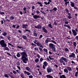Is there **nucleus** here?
Instances as JSON below:
<instances>
[{"label":"nucleus","instance_id":"f257e3e1","mask_svg":"<svg viewBox=\"0 0 78 78\" xmlns=\"http://www.w3.org/2000/svg\"><path fill=\"white\" fill-rule=\"evenodd\" d=\"M21 55H22L21 59L23 60V62L25 64H27V62L28 61V56L27 55L26 52H23L20 53Z\"/></svg>","mask_w":78,"mask_h":78},{"label":"nucleus","instance_id":"f03ea898","mask_svg":"<svg viewBox=\"0 0 78 78\" xmlns=\"http://www.w3.org/2000/svg\"><path fill=\"white\" fill-rule=\"evenodd\" d=\"M25 69L28 72H27L26 71H24V73L25 74H27V75H31L30 73H33V72H32L30 67L27 66L25 68Z\"/></svg>","mask_w":78,"mask_h":78},{"label":"nucleus","instance_id":"7ed1b4c3","mask_svg":"<svg viewBox=\"0 0 78 78\" xmlns=\"http://www.w3.org/2000/svg\"><path fill=\"white\" fill-rule=\"evenodd\" d=\"M0 45L3 48H5L6 47H7V45L5 43V42L4 40H2L0 41Z\"/></svg>","mask_w":78,"mask_h":78},{"label":"nucleus","instance_id":"20e7f679","mask_svg":"<svg viewBox=\"0 0 78 78\" xmlns=\"http://www.w3.org/2000/svg\"><path fill=\"white\" fill-rule=\"evenodd\" d=\"M48 63L46 61H45L43 63V69H45L46 67L48 66Z\"/></svg>","mask_w":78,"mask_h":78},{"label":"nucleus","instance_id":"39448f33","mask_svg":"<svg viewBox=\"0 0 78 78\" xmlns=\"http://www.w3.org/2000/svg\"><path fill=\"white\" fill-rule=\"evenodd\" d=\"M59 61H64L66 62H68V59L64 58V57H61V59L59 60Z\"/></svg>","mask_w":78,"mask_h":78},{"label":"nucleus","instance_id":"423d86ee","mask_svg":"<svg viewBox=\"0 0 78 78\" xmlns=\"http://www.w3.org/2000/svg\"><path fill=\"white\" fill-rule=\"evenodd\" d=\"M47 70L48 73H51L52 72V69L50 67L48 66L47 68Z\"/></svg>","mask_w":78,"mask_h":78},{"label":"nucleus","instance_id":"0eeeda50","mask_svg":"<svg viewBox=\"0 0 78 78\" xmlns=\"http://www.w3.org/2000/svg\"><path fill=\"white\" fill-rule=\"evenodd\" d=\"M69 58H75V54L74 53H72L71 54L69 55Z\"/></svg>","mask_w":78,"mask_h":78},{"label":"nucleus","instance_id":"6e6552de","mask_svg":"<svg viewBox=\"0 0 78 78\" xmlns=\"http://www.w3.org/2000/svg\"><path fill=\"white\" fill-rule=\"evenodd\" d=\"M34 27L35 28H37V29H41L42 28V26H41L40 24L37 25V26H35Z\"/></svg>","mask_w":78,"mask_h":78},{"label":"nucleus","instance_id":"1a4fd4ad","mask_svg":"<svg viewBox=\"0 0 78 78\" xmlns=\"http://www.w3.org/2000/svg\"><path fill=\"white\" fill-rule=\"evenodd\" d=\"M72 31L73 32V36H76L77 34V32H76L75 30H72Z\"/></svg>","mask_w":78,"mask_h":78},{"label":"nucleus","instance_id":"9d476101","mask_svg":"<svg viewBox=\"0 0 78 78\" xmlns=\"http://www.w3.org/2000/svg\"><path fill=\"white\" fill-rule=\"evenodd\" d=\"M37 45L40 47H41V48H43V46L42 45V44H40V42H37V43L36 44Z\"/></svg>","mask_w":78,"mask_h":78},{"label":"nucleus","instance_id":"9b49d317","mask_svg":"<svg viewBox=\"0 0 78 78\" xmlns=\"http://www.w3.org/2000/svg\"><path fill=\"white\" fill-rule=\"evenodd\" d=\"M22 28H24L25 29H27V27H28V25L26 24H22Z\"/></svg>","mask_w":78,"mask_h":78},{"label":"nucleus","instance_id":"f8f14e48","mask_svg":"<svg viewBox=\"0 0 78 78\" xmlns=\"http://www.w3.org/2000/svg\"><path fill=\"white\" fill-rule=\"evenodd\" d=\"M42 30L45 33H47L48 31L47 30L45 29V27H42Z\"/></svg>","mask_w":78,"mask_h":78},{"label":"nucleus","instance_id":"ddd939ff","mask_svg":"<svg viewBox=\"0 0 78 78\" xmlns=\"http://www.w3.org/2000/svg\"><path fill=\"white\" fill-rule=\"evenodd\" d=\"M49 46L50 48H53V47H55V45H54L52 43H50L49 44Z\"/></svg>","mask_w":78,"mask_h":78},{"label":"nucleus","instance_id":"4468645a","mask_svg":"<svg viewBox=\"0 0 78 78\" xmlns=\"http://www.w3.org/2000/svg\"><path fill=\"white\" fill-rule=\"evenodd\" d=\"M64 27H67V28H68L69 30L71 29V27H70V26L69 25L65 24L64 25Z\"/></svg>","mask_w":78,"mask_h":78},{"label":"nucleus","instance_id":"2eb2a0df","mask_svg":"<svg viewBox=\"0 0 78 78\" xmlns=\"http://www.w3.org/2000/svg\"><path fill=\"white\" fill-rule=\"evenodd\" d=\"M34 19H37V18H40V16H39L35 15L33 16Z\"/></svg>","mask_w":78,"mask_h":78},{"label":"nucleus","instance_id":"dca6fc26","mask_svg":"<svg viewBox=\"0 0 78 78\" xmlns=\"http://www.w3.org/2000/svg\"><path fill=\"white\" fill-rule=\"evenodd\" d=\"M70 3H71V5L72 7H74L75 6V4L74 3V2L72 1H70Z\"/></svg>","mask_w":78,"mask_h":78},{"label":"nucleus","instance_id":"f3484780","mask_svg":"<svg viewBox=\"0 0 78 78\" xmlns=\"http://www.w3.org/2000/svg\"><path fill=\"white\" fill-rule=\"evenodd\" d=\"M46 76L47 78H53V76L50 75H46Z\"/></svg>","mask_w":78,"mask_h":78},{"label":"nucleus","instance_id":"a211bd4d","mask_svg":"<svg viewBox=\"0 0 78 78\" xmlns=\"http://www.w3.org/2000/svg\"><path fill=\"white\" fill-rule=\"evenodd\" d=\"M65 51L66 53H69L70 52V51L69 50V49L66 48H65Z\"/></svg>","mask_w":78,"mask_h":78},{"label":"nucleus","instance_id":"6ab92c4d","mask_svg":"<svg viewBox=\"0 0 78 78\" xmlns=\"http://www.w3.org/2000/svg\"><path fill=\"white\" fill-rule=\"evenodd\" d=\"M64 72H65V73H68L69 72V71L68 70V69H67L65 68L64 69Z\"/></svg>","mask_w":78,"mask_h":78},{"label":"nucleus","instance_id":"aec40b11","mask_svg":"<svg viewBox=\"0 0 78 78\" xmlns=\"http://www.w3.org/2000/svg\"><path fill=\"white\" fill-rule=\"evenodd\" d=\"M39 61V58H37L35 59V62H36V63H37Z\"/></svg>","mask_w":78,"mask_h":78},{"label":"nucleus","instance_id":"412c9836","mask_svg":"<svg viewBox=\"0 0 78 78\" xmlns=\"http://www.w3.org/2000/svg\"><path fill=\"white\" fill-rule=\"evenodd\" d=\"M2 35L4 36H6L8 34H7V33L4 32L2 34Z\"/></svg>","mask_w":78,"mask_h":78},{"label":"nucleus","instance_id":"4be33fe9","mask_svg":"<svg viewBox=\"0 0 78 78\" xmlns=\"http://www.w3.org/2000/svg\"><path fill=\"white\" fill-rule=\"evenodd\" d=\"M60 62L61 63H62L63 65H64V66L66 65V63H65V61H64L62 60L61 61H60Z\"/></svg>","mask_w":78,"mask_h":78},{"label":"nucleus","instance_id":"5701e85b","mask_svg":"<svg viewBox=\"0 0 78 78\" xmlns=\"http://www.w3.org/2000/svg\"><path fill=\"white\" fill-rule=\"evenodd\" d=\"M43 50L45 53H48V50L47 49L44 48L43 49Z\"/></svg>","mask_w":78,"mask_h":78},{"label":"nucleus","instance_id":"b1692460","mask_svg":"<svg viewBox=\"0 0 78 78\" xmlns=\"http://www.w3.org/2000/svg\"><path fill=\"white\" fill-rule=\"evenodd\" d=\"M37 3L40 5V6H41V7H42V6H43V5H42V3H41V2H37Z\"/></svg>","mask_w":78,"mask_h":78},{"label":"nucleus","instance_id":"393cba45","mask_svg":"<svg viewBox=\"0 0 78 78\" xmlns=\"http://www.w3.org/2000/svg\"><path fill=\"white\" fill-rule=\"evenodd\" d=\"M60 78H66V76L64 75H60Z\"/></svg>","mask_w":78,"mask_h":78},{"label":"nucleus","instance_id":"a878e982","mask_svg":"<svg viewBox=\"0 0 78 78\" xmlns=\"http://www.w3.org/2000/svg\"><path fill=\"white\" fill-rule=\"evenodd\" d=\"M52 11H54V12H55V11H57V8H56V7L52 9Z\"/></svg>","mask_w":78,"mask_h":78},{"label":"nucleus","instance_id":"bb28decb","mask_svg":"<svg viewBox=\"0 0 78 78\" xmlns=\"http://www.w3.org/2000/svg\"><path fill=\"white\" fill-rule=\"evenodd\" d=\"M52 51H54V52L56 51V48H55V47L52 48Z\"/></svg>","mask_w":78,"mask_h":78},{"label":"nucleus","instance_id":"cd10ccee","mask_svg":"<svg viewBox=\"0 0 78 78\" xmlns=\"http://www.w3.org/2000/svg\"><path fill=\"white\" fill-rule=\"evenodd\" d=\"M44 4H45V5H49L50 3V2L49 1L48 2V3H47V2H44Z\"/></svg>","mask_w":78,"mask_h":78},{"label":"nucleus","instance_id":"c85d7f7f","mask_svg":"<svg viewBox=\"0 0 78 78\" xmlns=\"http://www.w3.org/2000/svg\"><path fill=\"white\" fill-rule=\"evenodd\" d=\"M5 77H6V78H8L9 76V74H5L4 75Z\"/></svg>","mask_w":78,"mask_h":78},{"label":"nucleus","instance_id":"c756f323","mask_svg":"<svg viewBox=\"0 0 78 78\" xmlns=\"http://www.w3.org/2000/svg\"><path fill=\"white\" fill-rule=\"evenodd\" d=\"M67 70L69 71H71L72 70V68L69 67H67Z\"/></svg>","mask_w":78,"mask_h":78},{"label":"nucleus","instance_id":"7c9ffc66","mask_svg":"<svg viewBox=\"0 0 78 78\" xmlns=\"http://www.w3.org/2000/svg\"><path fill=\"white\" fill-rule=\"evenodd\" d=\"M17 57L19 58L20 57V54L19 53V52L17 53V54L16 55Z\"/></svg>","mask_w":78,"mask_h":78},{"label":"nucleus","instance_id":"2f4dec72","mask_svg":"<svg viewBox=\"0 0 78 78\" xmlns=\"http://www.w3.org/2000/svg\"><path fill=\"white\" fill-rule=\"evenodd\" d=\"M48 27H50L51 28H53V27H52V26L51 25V23L49 24L48 25Z\"/></svg>","mask_w":78,"mask_h":78},{"label":"nucleus","instance_id":"473e14b6","mask_svg":"<svg viewBox=\"0 0 78 78\" xmlns=\"http://www.w3.org/2000/svg\"><path fill=\"white\" fill-rule=\"evenodd\" d=\"M78 71L76 72L75 74L74 75L75 76H76V77H78Z\"/></svg>","mask_w":78,"mask_h":78},{"label":"nucleus","instance_id":"72a5a7b5","mask_svg":"<svg viewBox=\"0 0 78 78\" xmlns=\"http://www.w3.org/2000/svg\"><path fill=\"white\" fill-rule=\"evenodd\" d=\"M73 45L75 47H76V43L75 42H73Z\"/></svg>","mask_w":78,"mask_h":78},{"label":"nucleus","instance_id":"f704fd0d","mask_svg":"<svg viewBox=\"0 0 78 78\" xmlns=\"http://www.w3.org/2000/svg\"><path fill=\"white\" fill-rule=\"evenodd\" d=\"M10 20H13L14 19V17L13 16H10Z\"/></svg>","mask_w":78,"mask_h":78},{"label":"nucleus","instance_id":"c9c22d12","mask_svg":"<svg viewBox=\"0 0 78 78\" xmlns=\"http://www.w3.org/2000/svg\"><path fill=\"white\" fill-rule=\"evenodd\" d=\"M38 42V41L37 40H34L33 41V42L35 44H36Z\"/></svg>","mask_w":78,"mask_h":78},{"label":"nucleus","instance_id":"e433bc0d","mask_svg":"<svg viewBox=\"0 0 78 78\" xmlns=\"http://www.w3.org/2000/svg\"><path fill=\"white\" fill-rule=\"evenodd\" d=\"M0 14H1V15H2V16H4L5 12L0 11Z\"/></svg>","mask_w":78,"mask_h":78},{"label":"nucleus","instance_id":"4c0bfd02","mask_svg":"<svg viewBox=\"0 0 78 78\" xmlns=\"http://www.w3.org/2000/svg\"><path fill=\"white\" fill-rule=\"evenodd\" d=\"M67 18H65L63 19V22H65L66 21H67Z\"/></svg>","mask_w":78,"mask_h":78},{"label":"nucleus","instance_id":"58836bf2","mask_svg":"<svg viewBox=\"0 0 78 78\" xmlns=\"http://www.w3.org/2000/svg\"><path fill=\"white\" fill-rule=\"evenodd\" d=\"M47 40H48V41L49 42H51V38H47Z\"/></svg>","mask_w":78,"mask_h":78},{"label":"nucleus","instance_id":"ea45409f","mask_svg":"<svg viewBox=\"0 0 78 78\" xmlns=\"http://www.w3.org/2000/svg\"><path fill=\"white\" fill-rule=\"evenodd\" d=\"M22 37L24 39H27V37L24 35H23Z\"/></svg>","mask_w":78,"mask_h":78},{"label":"nucleus","instance_id":"a19ab883","mask_svg":"<svg viewBox=\"0 0 78 78\" xmlns=\"http://www.w3.org/2000/svg\"><path fill=\"white\" fill-rule=\"evenodd\" d=\"M4 48H5V50H7V51H9V48H8L6 47Z\"/></svg>","mask_w":78,"mask_h":78},{"label":"nucleus","instance_id":"79ce46f5","mask_svg":"<svg viewBox=\"0 0 78 78\" xmlns=\"http://www.w3.org/2000/svg\"><path fill=\"white\" fill-rule=\"evenodd\" d=\"M8 44L9 45H10V46H11V47H14V45H12V44H10V43H8Z\"/></svg>","mask_w":78,"mask_h":78},{"label":"nucleus","instance_id":"37998d69","mask_svg":"<svg viewBox=\"0 0 78 78\" xmlns=\"http://www.w3.org/2000/svg\"><path fill=\"white\" fill-rule=\"evenodd\" d=\"M48 58L50 59V60H53V59H54L53 58H51V56H49Z\"/></svg>","mask_w":78,"mask_h":78},{"label":"nucleus","instance_id":"c03bdc74","mask_svg":"<svg viewBox=\"0 0 78 78\" xmlns=\"http://www.w3.org/2000/svg\"><path fill=\"white\" fill-rule=\"evenodd\" d=\"M67 18L69 19H72V17L71 16H67Z\"/></svg>","mask_w":78,"mask_h":78},{"label":"nucleus","instance_id":"a18cd8bd","mask_svg":"<svg viewBox=\"0 0 78 78\" xmlns=\"http://www.w3.org/2000/svg\"><path fill=\"white\" fill-rule=\"evenodd\" d=\"M44 60V59L42 58H40V62H42Z\"/></svg>","mask_w":78,"mask_h":78},{"label":"nucleus","instance_id":"49530a36","mask_svg":"<svg viewBox=\"0 0 78 78\" xmlns=\"http://www.w3.org/2000/svg\"><path fill=\"white\" fill-rule=\"evenodd\" d=\"M75 53H76V54H77V53H78V49H76V52H75Z\"/></svg>","mask_w":78,"mask_h":78},{"label":"nucleus","instance_id":"de8ad7c7","mask_svg":"<svg viewBox=\"0 0 78 78\" xmlns=\"http://www.w3.org/2000/svg\"><path fill=\"white\" fill-rule=\"evenodd\" d=\"M49 53L50 55H52L53 54V53L51 51H49Z\"/></svg>","mask_w":78,"mask_h":78},{"label":"nucleus","instance_id":"09e8293b","mask_svg":"<svg viewBox=\"0 0 78 78\" xmlns=\"http://www.w3.org/2000/svg\"><path fill=\"white\" fill-rule=\"evenodd\" d=\"M37 58H38V59H39L41 57V56H40L39 55V54H37Z\"/></svg>","mask_w":78,"mask_h":78},{"label":"nucleus","instance_id":"8fccbe9b","mask_svg":"<svg viewBox=\"0 0 78 78\" xmlns=\"http://www.w3.org/2000/svg\"><path fill=\"white\" fill-rule=\"evenodd\" d=\"M51 41L52 42V43H54V44H57V43L56 42H55V41H52V40H51Z\"/></svg>","mask_w":78,"mask_h":78},{"label":"nucleus","instance_id":"3c124183","mask_svg":"<svg viewBox=\"0 0 78 78\" xmlns=\"http://www.w3.org/2000/svg\"><path fill=\"white\" fill-rule=\"evenodd\" d=\"M28 77L29 78H33V76L30 75L28 76Z\"/></svg>","mask_w":78,"mask_h":78},{"label":"nucleus","instance_id":"603ef678","mask_svg":"<svg viewBox=\"0 0 78 78\" xmlns=\"http://www.w3.org/2000/svg\"><path fill=\"white\" fill-rule=\"evenodd\" d=\"M11 37L9 36L7 37V39H8V40H9V41H11Z\"/></svg>","mask_w":78,"mask_h":78},{"label":"nucleus","instance_id":"864d4df0","mask_svg":"<svg viewBox=\"0 0 78 78\" xmlns=\"http://www.w3.org/2000/svg\"><path fill=\"white\" fill-rule=\"evenodd\" d=\"M65 11L67 13H68L69 12V10H68L67 9H65Z\"/></svg>","mask_w":78,"mask_h":78},{"label":"nucleus","instance_id":"5fc2aeb1","mask_svg":"<svg viewBox=\"0 0 78 78\" xmlns=\"http://www.w3.org/2000/svg\"><path fill=\"white\" fill-rule=\"evenodd\" d=\"M34 50H37V51H39V49L37 48H35Z\"/></svg>","mask_w":78,"mask_h":78},{"label":"nucleus","instance_id":"6e6d98bb","mask_svg":"<svg viewBox=\"0 0 78 78\" xmlns=\"http://www.w3.org/2000/svg\"><path fill=\"white\" fill-rule=\"evenodd\" d=\"M16 64L17 66H20V62H18L16 63Z\"/></svg>","mask_w":78,"mask_h":78},{"label":"nucleus","instance_id":"4d7b16f0","mask_svg":"<svg viewBox=\"0 0 78 78\" xmlns=\"http://www.w3.org/2000/svg\"><path fill=\"white\" fill-rule=\"evenodd\" d=\"M34 35L35 36H37V34L35 32L34 33Z\"/></svg>","mask_w":78,"mask_h":78},{"label":"nucleus","instance_id":"13d9d810","mask_svg":"<svg viewBox=\"0 0 78 78\" xmlns=\"http://www.w3.org/2000/svg\"><path fill=\"white\" fill-rule=\"evenodd\" d=\"M65 24H68L69 23V22H68V21H67V20L66 21H65Z\"/></svg>","mask_w":78,"mask_h":78},{"label":"nucleus","instance_id":"bf43d9fd","mask_svg":"<svg viewBox=\"0 0 78 78\" xmlns=\"http://www.w3.org/2000/svg\"><path fill=\"white\" fill-rule=\"evenodd\" d=\"M26 31H28V32H30L31 31L30 30H29L28 29H25V30Z\"/></svg>","mask_w":78,"mask_h":78},{"label":"nucleus","instance_id":"052dcab7","mask_svg":"<svg viewBox=\"0 0 78 78\" xmlns=\"http://www.w3.org/2000/svg\"><path fill=\"white\" fill-rule=\"evenodd\" d=\"M54 23L55 25H58V23L56 21L54 22Z\"/></svg>","mask_w":78,"mask_h":78},{"label":"nucleus","instance_id":"680f3d73","mask_svg":"<svg viewBox=\"0 0 78 78\" xmlns=\"http://www.w3.org/2000/svg\"><path fill=\"white\" fill-rule=\"evenodd\" d=\"M36 13H37V14H39V13H40V12H39V11L38 10H37L36 11Z\"/></svg>","mask_w":78,"mask_h":78},{"label":"nucleus","instance_id":"e2e57ef3","mask_svg":"<svg viewBox=\"0 0 78 78\" xmlns=\"http://www.w3.org/2000/svg\"><path fill=\"white\" fill-rule=\"evenodd\" d=\"M13 73H14V74H16L17 73V72H16L15 70H13Z\"/></svg>","mask_w":78,"mask_h":78},{"label":"nucleus","instance_id":"0e129e2a","mask_svg":"<svg viewBox=\"0 0 78 78\" xmlns=\"http://www.w3.org/2000/svg\"><path fill=\"white\" fill-rule=\"evenodd\" d=\"M71 12V13L69 12L68 13V16H71V13H72V12Z\"/></svg>","mask_w":78,"mask_h":78},{"label":"nucleus","instance_id":"69168bd1","mask_svg":"<svg viewBox=\"0 0 78 78\" xmlns=\"http://www.w3.org/2000/svg\"><path fill=\"white\" fill-rule=\"evenodd\" d=\"M26 9H27V8L26 7H24L23 8V10L24 11H26Z\"/></svg>","mask_w":78,"mask_h":78},{"label":"nucleus","instance_id":"338daca9","mask_svg":"<svg viewBox=\"0 0 78 78\" xmlns=\"http://www.w3.org/2000/svg\"><path fill=\"white\" fill-rule=\"evenodd\" d=\"M75 39H76V41H78V36H76L75 38Z\"/></svg>","mask_w":78,"mask_h":78},{"label":"nucleus","instance_id":"774afa93","mask_svg":"<svg viewBox=\"0 0 78 78\" xmlns=\"http://www.w3.org/2000/svg\"><path fill=\"white\" fill-rule=\"evenodd\" d=\"M16 72H17V73H19V74L20 73V71H19L18 70H16Z\"/></svg>","mask_w":78,"mask_h":78}]
</instances>
